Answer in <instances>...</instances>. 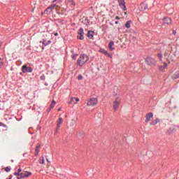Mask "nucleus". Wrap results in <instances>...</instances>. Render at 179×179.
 I'll return each instance as SVG.
<instances>
[{"mask_svg": "<svg viewBox=\"0 0 179 179\" xmlns=\"http://www.w3.org/2000/svg\"><path fill=\"white\" fill-rule=\"evenodd\" d=\"M89 61V56L85 54L80 55L77 60V64L79 66H83L86 62Z\"/></svg>", "mask_w": 179, "mask_h": 179, "instance_id": "obj_1", "label": "nucleus"}, {"mask_svg": "<svg viewBox=\"0 0 179 179\" xmlns=\"http://www.w3.org/2000/svg\"><path fill=\"white\" fill-rule=\"evenodd\" d=\"M120 104H121V99L120 97H117L115 100L113 101L114 111H117V110L120 108Z\"/></svg>", "mask_w": 179, "mask_h": 179, "instance_id": "obj_2", "label": "nucleus"}, {"mask_svg": "<svg viewBox=\"0 0 179 179\" xmlns=\"http://www.w3.org/2000/svg\"><path fill=\"white\" fill-rule=\"evenodd\" d=\"M31 175H32L31 172L23 171L20 174V177H17V179L27 178L28 177H30V176Z\"/></svg>", "mask_w": 179, "mask_h": 179, "instance_id": "obj_3", "label": "nucleus"}, {"mask_svg": "<svg viewBox=\"0 0 179 179\" xmlns=\"http://www.w3.org/2000/svg\"><path fill=\"white\" fill-rule=\"evenodd\" d=\"M97 103H99L97 98H92L87 101V105L92 106H96Z\"/></svg>", "mask_w": 179, "mask_h": 179, "instance_id": "obj_4", "label": "nucleus"}, {"mask_svg": "<svg viewBox=\"0 0 179 179\" xmlns=\"http://www.w3.org/2000/svg\"><path fill=\"white\" fill-rule=\"evenodd\" d=\"M164 24L162 26H170L173 20L170 17H165L163 19Z\"/></svg>", "mask_w": 179, "mask_h": 179, "instance_id": "obj_5", "label": "nucleus"}, {"mask_svg": "<svg viewBox=\"0 0 179 179\" xmlns=\"http://www.w3.org/2000/svg\"><path fill=\"white\" fill-rule=\"evenodd\" d=\"M78 36H77V38L78 40H83V38H85V36H83V35L85 34L83 29L80 28V29H78Z\"/></svg>", "mask_w": 179, "mask_h": 179, "instance_id": "obj_6", "label": "nucleus"}, {"mask_svg": "<svg viewBox=\"0 0 179 179\" xmlns=\"http://www.w3.org/2000/svg\"><path fill=\"white\" fill-rule=\"evenodd\" d=\"M120 7L122 10H127V6H125V0H117Z\"/></svg>", "mask_w": 179, "mask_h": 179, "instance_id": "obj_7", "label": "nucleus"}, {"mask_svg": "<svg viewBox=\"0 0 179 179\" xmlns=\"http://www.w3.org/2000/svg\"><path fill=\"white\" fill-rule=\"evenodd\" d=\"M22 72L25 73V72H28L29 73H31V72H33V69L30 66H27L26 65H24L22 66Z\"/></svg>", "mask_w": 179, "mask_h": 179, "instance_id": "obj_8", "label": "nucleus"}, {"mask_svg": "<svg viewBox=\"0 0 179 179\" xmlns=\"http://www.w3.org/2000/svg\"><path fill=\"white\" fill-rule=\"evenodd\" d=\"M145 62L148 65H155V64H156V60L152 57H147Z\"/></svg>", "mask_w": 179, "mask_h": 179, "instance_id": "obj_9", "label": "nucleus"}, {"mask_svg": "<svg viewBox=\"0 0 179 179\" xmlns=\"http://www.w3.org/2000/svg\"><path fill=\"white\" fill-rule=\"evenodd\" d=\"M99 52L104 54V55H107L108 57H109V58H113V55L107 52V50H106L105 49H100Z\"/></svg>", "mask_w": 179, "mask_h": 179, "instance_id": "obj_10", "label": "nucleus"}, {"mask_svg": "<svg viewBox=\"0 0 179 179\" xmlns=\"http://www.w3.org/2000/svg\"><path fill=\"white\" fill-rule=\"evenodd\" d=\"M62 122H64V119H62V117H59L56 127V132H58V129L61 128V124H62Z\"/></svg>", "mask_w": 179, "mask_h": 179, "instance_id": "obj_11", "label": "nucleus"}, {"mask_svg": "<svg viewBox=\"0 0 179 179\" xmlns=\"http://www.w3.org/2000/svg\"><path fill=\"white\" fill-rule=\"evenodd\" d=\"M152 118H153V114L152 113H148L145 116V122H149Z\"/></svg>", "mask_w": 179, "mask_h": 179, "instance_id": "obj_12", "label": "nucleus"}, {"mask_svg": "<svg viewBox=\"0 0 179 179\" xmlns=\"http://www.w3.org/2000/svg\"><path fill=\"white\" fill-rule=\"evenodd\" d=\"M52 9H54V6L51 5L46 8V10H45V13H46L47 15L51 13V12H52Z\"/></svg>", "mask_w": 179, "mask_h": 179, "instance_id": "obj_13", "label": "nucleus"}, {"mask_svg": "<svg viewBox=\"0 0 179 179\" xmlns=\"http://www.w3.org/2000/svg\"><path fill=\"white\" fill-rule=\"evenodd\" d=\"M75 100H76V102H75ZM78 101H79V98L72 97L71 99V101L69 102V104H72L73 103H74V104H77Z\"/></svg>", "mask_w": 179, "mask_h": 179, "instance_id": "obj_14", "label": "nucleus"}, {"mask_svg": "<svg viewBox=\"0 0 179 179\" xmlns=\"http://www.w3.org/2000/svg\"><path fill=\"white\" fill-rule=\"evenodd\" d=\"M165 9L169 12L170 14L173 13V7L170 5H166Z\"/></svg>", "mask_w": 179, "mask_h": 179, "instance_id": "obj_15", "label": "nucleus"}, {"mask_svg": "<svg viewBox=\"0 0 179 179\" xmlns=\"http://www.w3.org/2000/svg\"><path fill=\"white\" fill-rule=\"evenodd\" d=\"M113 45H114V42L110 41L108 45V48L110 51H114V50H115V48L113 47Z\"/></svg>", "mask_w": 179, "mask_h": 179, "instance_id": "obj_16", "label": "nucleus"}, {"mask_svg": "<svg viewBox=\"0 0 179 179\" xmlns=\"http://www.w3.org/2000/svg\"><path fill=\"white\" fill-rule=\"evenodd\" d=\"M41 145H38L36 147V149H35V156H38V153H40V148H41Z\"/></svg>", "mask_w": 179, "mask_h": 179, "instance_id": "obj_17", "label": "nucleus"}, {"mask_svg": "<svg viewBox=\"0 0 179 179\" xmlns=\"http://www.w3.org/2000/svg\"><path fill=\"white\" fill-rule=\"evenodd\" d=\"M167 68V63H164V66H159V70L160 71H164Z\"/></svg>", "mask_w": 179, "mask_h": 179, "instance_id": "obj_18", "label": "nucleus"}, {"mask_svg": "<svg viewBox=\"0 0 179 179\" xmlns=\"http://www.w3.org/2000/svg\"><path fill=\"white\" fill-rule=\"evenodd\" d=\"M49 44H51V41H43V45H48Z\"/></svg>", "mask_w": 179, "mask_h": 179, "instance_id": "obj_19", "label": "nucleus"}, {"mask_svg": "<svg viewBox=\"0 0 179 179\" xmlns=\"http://www.w3.org/2000/svg\"><path fill=\"white\" fill-rule=\"evenodd\" d=\"M125 27H127V29H129L131 27V20H129L126 22Z\"/></svg>", "mask_w": 179, "mask_h": 179, "instance_id": "obj_20", "label": "nucleus"}, {"mask_svg": "<svg viewBox=\"0 0 179 179\" xmlns=\"http://www.w3.org/2000/svg\"><path fill=\"white\" fill-rule=\"evenodd\" d=\"M159 119H157V120H153L152 122H151V124H150V125H156V124H157L158 122H159Z\"/></svg>", "mask_w": 179, "mask_h": 179, "instance_id": "obj_21", "label": "nucleus"}, {"mask_svg": "<svg viewBox=\"0 0 179 179\" xmlns=\"http://www.w3.org/2000/svg\"><path fill=\"white\" fill-rule=\"evenodd\" d=\"M75 124H76V120L75 119L71 120V121L70 122V127H73Z\"/></svg>", "mask_w": 179, "mask_h": 179, "instance_id": "obj_22", "label": "nucleus"}, {"mask_svg": "<svg viewBox=\"0 0 179 179\" xmlns=\"http://www.w3.org/2000/svg\"><path fill=\"white\" fill-rule=\"evenodd\" d=\"M52 6H54L53 9H55L56 10H59L61 8L58 5H56V4H52Z\"/></svg>", "mask_w": 179, "mask_h": 179, "instance_id": "obj_23", "label": "nucleus"}, {"mask_svg": "<svg viewBox=\"0 0 179 179\" xmlns=\"http://www.w3.org/2000/svg\"><path fill=\"white\" fill-rule=\"evenodd\" d=\"M39 163L40 164H44V157H41L39 158Z\"/></svg>", "mask_w": 179, "mask_h": 179, "instance_id": "obj_24", "label": "nucleus"}, {"mask_svg": "<svg viewBox=\"0 0 179 179\" xmlns=\"http://www.w3.org/2000/svg\"><path fill=\"white\" fill-rule=\"evenodd\" d=\"M93 31H88V37H89V38H92V37H93Z\"/></svg>", "mask_w": 179, "mask_h": 179, "instance_id": "obj_25", "label": "nucleus"}, {"mask_svg": "<svg viewBox=\"0 0 179 179\" xmlns=\"http://www.w3.org/2000/svg\"><path fill=\"white\" fill-rule=\"evenodd\" d=\"M55 101H52L51 104H50V108H54V107H55Z\"/></svg>", "mask_w": 179, "mask_h": 179, "instance_id": "obj_26", "label": "nucleus"}, {"mask_svg": "<svg viewBox=\"0 0 179 179\" xmlns=\"http://www.w3.org/2000/svg\"><path fill=\"white\" fill-rule=\"evenodd\" d=\"M169 50H166L165 52L164 53V57H167V55H169Z\"/></svg>", "mask_w": 179, "mask_h": 179, "instance_id": "obj_27", "label": "nucleus"}, {"mask_svg": "<svg viewBox=\"0 0 179 179\" xmlns=\"http://www.w3.org/2000/svg\"><path fill=\"white\" fill-rule=\"evenodd\" d=\"M175 78H176V79H178V78H179V71H178L175 73Z\"/></svg>", "mask_w": 179, "mask_h": 179, "instance_id": "obj_28", "label": "nucleus"}, {"mask_svg": "<svg viewBox=\"0 0 179 179\" xmlns=\"http://www.w3.org/2000/svg\"><path fill=\"white\" fill-rule=\"evenodd\" d=\"M5 171H6V173H9V171H10V168H9V167H6V168H5Z\"/></svg>", "mask_w": 179, "mask_h": 179, "instance_id": "obj_29", "label": "nucleus"}, {"mask_svg": "<svg viewBox=\"0 0 179 179\" xmlns=\"http://www.w3.org/2000/svg\"><path fill=\"white\" fill-rule=\"evenodd\" d=\"M20 174L19 172L14 173V176H17V177H20Z\"/></svg>", "mask_w": 179, "mask_h": 179, "instance_id": "obj_30", "label": "nucleus"}, {"mask_svg": "<svg viewBox=\"0 0 179 179\" xmlns=\"http://www.w3.org/2000/svg\"><path fill=\"white\" fill-rule=\"evenodd\" d=\"M78 79L79 80H82V79H83V76L82 75H80V76H78Z\"/></svg>", "mask_w": 179, "mask_h": 179, "instance_id": "obj_31", "label": "nucleus"}, {"mask_svg": "<svg viewBox=\"0 0 179 179\" xmlns=\"http://www.w3.org/2000/svg\"><path fill=\"white\" fill-rule=\"evenodd\" d=\"M158 58H159L160 61H162V54L159 53L157 55Z\"/></svg>", "mask_w": 179, "mask_h": 179, "instance_id": "obj_32", "label": "nucleus"}, {"mask_svg": "<svg viewBox=\"0 0 179 179\" xmlns=\"http://www.w3.org/2000/svg\"><path fill=\"white\" fill-rule=\"evenodd\" d=\"M3 65V62L2 61V59L0 58V66Z\"/></svg>", "mask_w": 179, "mask_h": 179, "instance_id": "obj_33", "label": "nucleus"}, {"mask_svg": "<svg viewBox=\"0 0 179 179\" xmlns=\"http://www.w3.org/2000/svg\"><path fill=\"white\" fill-rule=\"evenodd\" d=\"M17 173L22 174V169H18Z\"/></svg>", "mask_w": 179, "mask_h": 179, "instance_id": "obj_34", "label": "nucleus"}, {"mask_svg": "<svg viewBox=\"0 0 179 179\" xmlns=\"http://www.w3.org/2000/svg\"><path fill=\"white\" fill-rule=\"evenodd\" d=\"M4 126H5V124L3 123L0 122V127H4Z\"/></svg>", "mask_w": 179, "mask_h": 179, "instance_id": "obj_35", "label": "nucleus"}, {"mask_svg": "<svg viewBox=\"0 0 179 179\" xmlns=\"http://www.w3.org/2000/svg\"><path fill=\"white\" fill-rule=\"evenodd\" d=\"M115 19L120 20V17L116 16V17H115Z\"/></svg>", "mask_w": 179, "mask_h": 179, "instance_id": "obj_36", "label": "nucleus"}, {"mask_svg": "<svg viewBox=\"0 0 179 179\" xmlns=\"http://www.w3.org/2000/svg\"><path fill=\"white\" fill-rule=\"evenodd\" d=\"M55 36L57 37L58 36V33H55Z\"/></svg>", "mask_w": 179, "mask_h": 179, "instance_id": "obj_37", "label": "nucleus"}, {"mask_svg": "<svg viewBox=\"0 0 179 179\" xmlns=\"http://www.w3.org/2000/svg\"><path fill=\"white\" fill-rule=\"evenodd\" d=\"M54 2H57V0H53L52 3H54Z\"/></svg>", "mask_w": 179, "mask_h": 179, "instance_id": "obj_38", "label": "nucleus"}, {"mask_svg": "<svg viewBox=\"0 0 179 179\" xmlns=\"http://www.w3.org/2000/svg\"><path fill=\"white\" fill-rule=\"evenodd\" d=\"M115 24H118V21H115Z\"/></svg>", "mask_w": 179, "mask_h": 179, "instance_id": "obj_39", "label": "nucleus"}, {"mask_svg": "<svg viewBox=\"0 0 179 179\" xmlns=\"http://www.w3.org/2000/svg\"><path fill=\"white\" fill-rule=\"evenodd\" d=\"M46 160H47V162H48V163H50V161H49V159H46Z\"/></svg>", "mask_w": 179, "mask_h": 179, "instance_id": "obj_40", "label": "nucleus"}, {"mask_svg": "<svg viewBox=\"0 0 179 179\" xmlns=\"http://www.w3.org/2000/svg\"><path fill=\"white\" fill-rule=\"evenodd\" d=\"M173 34H176V31H173Z\"/></svg>", "mask_w": 179, "mask_h": 179, "instance_id": "obj_41", "label": "nucleus"}, {"mask_svg": "<svg viewBox=\"0 0 179 179\" xmlns=\"http://www.w3.org/2000/svg\"><path fill=\"white\" fill-rule=\"evenodd\" d=\"M124 15H127V12H124Z\"/></svg>", "mask_w": 179, "mask_h": 179, "instance_id": "obj_42", "label": "nucleus"}, {"mask_svg": "<svg viewBox=\"0 0 179 179\" xmlns=\"http://www.w3.org/2000/svg\"><path fill=\"white\" fill-rule=\"evenodd\" d=\"M143 5H145V4H141V6H143Z\"/></svg>", "mask_w": 179, "mask_h": 179, "instance_id": "obj_43", "label": "nucleus"}, {"mask_svg": "<svg viewBox=\"0 0 179 179\" xmlns=\"http://www.w3.org/2000/svg\"><path fill=\"white\" fill-rule=\"evenodd\" d=\"M32 10H34V8H32Z\"/></svg>", "mask_w": 179, "mask_h": 179, "instance_id": "obj_44", "label": "nucleus"}, {"mask_svg": "<svg viewBox=\"0 0 179 179\" xmlns=\"http://www.w3.org/2000/svg\"><path fill=\"white\" fill-rule=\"evenodd\" d=\"M146 9V8H144V10Z\"/></svg>", "mask_w": 179, "mask_h": 179, "instance_id": "obj_45", "label": "nucleus"}, {"mask_svg": "<svg viewBox=\"0 0 179 179\" xmlns=\"http://www.w3.org/2000/svg\"><path fill=\"white\" fill-rule=\"evenodd\" d=\"M73 59H76L75 57H73Z\"/></svg>", "mask_w": 179, "mask_h": 179, "instance_id": "obj_46", "label": "nucleus"}, {"mask_svg": "<svg viewBox=\"0 0 179 179\" xmlns=\"http://www.w3.org/2000/svg\"><path fill=\"white\" fill-rule=\"evenodd\" d=\"M0 47H1V42H0Z\"/></svg>", "mask_w": 179, "mask_h": 179, "instance_id": "obj_47", "label": "nucleus"}]
</instances>
